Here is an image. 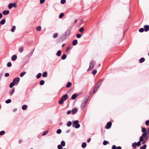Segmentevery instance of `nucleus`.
Masks as SVG:
<instances>
[{
	"label": "nucleus",
	"instance_id": "79ce46f5",
	"mask_svg": "<svg viewBox=\"0 0 149 149\" xmlns=\"http://www.w3.org/2000/svg\"><path fill=\"white\" fill-rule=\"evenodd\" d=\"M61 132V129H59L57 130L56 132L58 134H60Z\"/></svg>",
	"mask_w": 149,
	"mask_h": 149
},
{
	"label": "nucleus",
	"instance_id": "bf43d9fd",
	"mask_svg": "<svg viewBox=\"0 0 149 149\" xmlns=\"http://www.w3.org/2000/svg\"><path fill=\"white\" fill-rule=\"evenodd\" d=\"M9 74L8 73H6L5 74V76L6 77H8L9 76Z\"/></svg>",
	"mask_w": 149,
	"mask_h": 149
},
{
	"label": "nucleus",
	"instance_id": "7ed1b4c3",
	"mask_svg": "<svg viewBox=\"0 0 149 149\" xmlns=\"http://www.w3.org/2000/svg\"><path fill=\"white\" fill-rule=\"evenodd\" d=\"M78 123L79 121L77 120H76L74 122L72 126L74 127V125H76L75 126V128H79L80 126V125Z\"/></svg>",
	"mask_w": 149,
	"mask_h": 149
},
{
	"label": "nucleus",
	"instance_id": "ddd939ff",
	"mask_svg": "<svg viewBox=\"0 0 149 149\" xmlns=\"http://www.w3.org/2000/svg\"><path fill=\"white\" fill-rule=\"evenodd\" d=\"M70 33V30H67L66 32V33H65V36H69Z\"/></svg>",
	"mask_w": 149,
	"mask_h": 149
},
{
	"label": "nucleus",
	"instance_id": "aec40b11",
	"mask_svg": "<svg viewBox=\"0 0 149 149\" xmlns=\"http://www.w3.org/2000/svg\"><path fill=\"white\" fill-rule=\"evenodd\" d=\"M77 95L76 94H74L72 96V99L74 100L77 97Z\"/></svg>",
	"mask_w": 149,
	"mask_h": 149
},
{
	"label": "nucleus",
	"instance_id": "6ab92c4d",
	"mask_svg": "<svg viewBox=\"0 0 149 149\" xmlns=\"http://www.w3.org/2000/svg\"><path fill=\"white\" fill-rule=\"evenodd\" d=\"M61 50H58L57 52V55L58 56H60L61 55Z\"/></svg>",
	"mask_w": 149,
	"mask_h": 149
},
{
	"label": "nucleus",
	"instance_id": "c756f323",
	"mask_svg": "<svg viewBox=\"0 0 149 149\" xmlns=\"http://www.w3.org/2000/svg\"><path fill=\"white\" fill-rule=\"evenodd\" d=\"M58 33H55L53 34V37L54 38H56L58 36Z\"/></svg>",
	"mask_w": 149,
	"mask_h": 149
},
{
	"label": "nucleus",
	"instance_id": "c85d7f7f",
	"mask_svg": "<svg viewBox=\"0 0 149 149\" xmlns=\"http://www.w3.org/2000/svg\"><path fill=\"white\" fill-rule=\"evenodd\" d=\"M66 57V56L65 54H63L62 55L61 57V58L62 60H64L65 59Z\"/></svg>",
	"mask_w": 149,
	"mask_h": 149
},
{
	"label": "nucleus",
	"instance_id": "b1692460",
	"mask_svg": "<svg viewBox=\"0 0 149 149\" xmlns=\"http://www.w3.org/2000/svg\"><path fill=\"white\" fill-rule=\"evenodd\" d=\"M72 122L70 121H69L68 123L67 124V125L68 127H70L72 125Z\"/></svg>",
	"mask_w": 149,
	"mask_h": 149
},
{
	"label": "nucleus",
	"instance_id": "603ef678",
	"mask_svg": "<svg viewBox=\"0 0 149 149\" xmlns=\"http://www.w3.org/2000/svg\"><path fill=\"white\" fill-rule=\"evenodd\" d=\"M65 0H61V3L62 4H63L65 2Z\"/></svg>",
	"mask_w": 149,
	"mask_h": 149
},
{
	"label": "nucleus",
	"instance_id": "5fc2aeb1",
	"mask_svg": "<svg viewBox=\"0 0 149 149\" xmlns=\"http://www.w3.org/2000/svg\"><path fill=\"white\" fill-rule=\"evenodd\" d=\"M147 147V145H144L142 146V149H146Z\"/></svg>",
	"mask_w": 149,
	"mask_h": 149
},
{
	"label": "nucleus",
	"instance_id": "f3484780",
	"mask_svg": "<svg viewBox=\"0 0 149 149\" xmlns=\"http://www.w3.org/2000/svg\"><path fill=\"white\" fill-rule=\"evenodd\" d=\"M27 107L26 105H23L22 107V109L23 110H25L27 108Z\"/></svg>",
	"mask_w": 149,
	"mask_h": 149
},
{
	"label": "nucleus",
	"instance_id": "8fccbe9b",
	"mask_svg": "<svg viewBox=\"0 0 149 149\" xmlns=\"http://www.w3.org/2000/svg\"><path fill=\"white\" fill-rule=\"evenodd\" d=\"M5 131H2L0 132V135H1L5 133Z\"/></svg>",
	"mask_w": 149,
	"mask_h": 149
},
{
	"label": "nucleus",
	"instance_id": "393cba45",
	"mask_svg": "<svg viewBox=\"0 0 149 149\" xmlns=\"http://www.w3.org/2000/svg\"><path fill=\"white\" fill-rule=\"evenodd\" d=\"M86 143L84 142L82 144V147L83 148H85L86 147Z\"/></svg>",
	"mask_w": 149,
	"mask_h": 149
},
{
	"label": "nucleus",
	"instance_id": "f257e3e1",
	"mask_svg": "<svg viewBox=\"0 0 149 149\" xmlns=\"http://www.w3.org/2000/svg\"><path fill=\"white\" fill-rule=\"evenodd\" d=\"M68 97L67 94H65L61 97V99L58 102V103L60 104H63V102L65 101Z\"/></svg>",
	"mask_w": 149,
	"mask_h": 149
},
{
	"label": "nucleus",
	"instance_id": "37998d69",
	"mask_svg": "<svg viewBox=\"0 0 149 149\" xmlns=\"http://www.w3.org/2000/svg\"><path fill=\"white\" fill-rule=\"evenodd\" d=\"M84 28L83 27H81L79 29V31L80 32H82L84 31Z\"/></svg>",
	"mask_w": 149,
	"mask_h": 149
},
{
	"label": "nucleus",
	"instance_id": "cd10ccee",
	"mask_svg": "<svg viewBox=\"0 0 149 149\" xmlns=\"http://www.w3.org/2000/svg\"><path fill=\"white\" fill-rule=\"evenodd\" d=\"M24 50V48L23 47H20L19 50V52H22Z\"/></svg>",
	"mask_w": 149,
	"mask_h": 149
},
{
	"label": "nucleus",
	"instance_id": "bb28decb",
	"mask_svg": "<svg viewBox=\"0 0 149 149\" xmlns=\"http://www.w3.org/2000/svg\"><path fill=\"white\" fill-rule=\"evenodd\" d=\"M65 144V142L64 141H62L61 142V145L63 146H64Z\"/></svg>",
	"mask_w": 149,
	"mask_h": 149
},
{
	"label": "nucleus",
	"instance_id": "72a5a7b5",
	"mask_svg": "<svg viewBox=\"0 0 149 149\" xmlns=\"http://www.w3.org/2000/svg\"><path fill=\"white\" fill-rule=\"evenodd\" d=\"M41 27L40 26H38L36 28V30L37 31H40L41 30Z\"/></svg>",
	"mask_w": 149,
	"mask_h": 149
},
{
	"label": "nucleus",
	"instance_id": "58836bf2",
	"mask_svg": "<svg viewBox=\"0 0 149 149\" xmlns=\"http://www.w3.org/2000/svg\"><path fill=\"white\" fill-rule=\"evenodd\" d=\"M99 87H98V86H95V88H94V91H93V93H95V92H96V91H97V89H98V88Z\"/></svg>",
	"mask_w": 149,
	"mask_h": 149
},
{
	"label": "nucleus",
	"instance_id": "4d7b16f0",
	"mask_svg": "<svg viewBox=\"0 0 149 149\" xmlns=\"http://www.w3.org/2000/svg\"><path fill=\"white\" fill-rule=\"evenodd\" d=\"M45 0H40V3L41 4H42L44 3Z\"/></svg>",
	"mask_w": 149,
	"mask_h": 149
},
{
	"label": "nucleus",
	"instance_id": "a878e982",
	"mask_svg": "<svg viewBox=\"0 0 149 149\" xmlns=\"http://www.w3.org/2000/svg\"><path fill=\"white\" fill-rule=\"evenodd\" d=\"M15 29H16V27L15 26H13V27L12 28V29H11V31L12 32H14L15 31Z\"/></svg>",
	"mask_w": 149,
	"mask_h": 149
},
{
	"label": "nucleus",
	"instance_id": "a211bd4d",
	"mask_svg": "<svg viewBox=\"0 0 149 149\" xmlns=\"http://www.w3.org/2000/svg\"><path fill=\"white\" fill-rule=\"evenodd\" d=\"M87 100L84 102V105L83 104L81 106V107L82 108H84L85 107L86 104H87Z\"/></svg>",
	"mask_w": 149,
	"mask_h": 149
},
{
	"label": "nucleus",
	"instance_id": "09e8293b",
	"mask_svg": "<svg viewBox=\"0 0 149 149\" xmlns=\"http://www.w3.org/2000/svg\"><path fill=\"white\" fill-rule=\"evenodd\" d=\"M97 73V70H94L92 71V73L93 74H95Z\"/></svg>",
	"mask_w": 149,
	"mask_h": 149
},
{
	"label": "nucleus",
	"instance_id": "9b49d317",
	"mask_svg": "<svg viewBox=\"0 0 149 149\" xmlns=\"http://www.w3.org/2000/svg\"><path fill=\"white\" fill-rule=\"evenodd\" d=\"M15 4H16L15 3H14L13 4H12V3L9 4L8 6V8L9 9H10L14 5H15Z\"/></svg>",
	"mask_w": 149,
	"mask_h": 149
},
{
	"label": "nucleus",
	"instance_id": "412c9836",
	"mask_svg": "<svg viewBox=\"0 0 149 149\" xmlns=\"http://www.w3.org/2000/svg\"><path fill=\"white\" fill-rule=\"evenodd\" d=\"M47 72H45L42 74V76L43 77H46L47 75Z\"/></svg>",
	"mask_w": 149,
	"mask_h": 149
},
{
	"label": "nucleus",
	"instance_id": "7c9ffc66",
	"mask_svg": "<svg viewBox=\"0 0 149 149\" xmlns=\"http://www.w3.org/2000/svg\"><path fill=\"white\" fill-rule=\"evenodd\" d=\"M44 80H42L40 81V84L41 85H42L44 84Z\"/></svg>",
	"mask_w": 149,
	"mask_h": 149
},
{
	"label": "nucleus",
	"instance_id": "e433bc0d",
	"mask_svg": "<svg viewBox=\"0 0 149 149\" xmlns=\"http://www.w3.org/2000/svg\"><path fill=\"white\" fill-rule=\"evenodd\" d=\"M144 31V30L143 28H141L139 30V31L140 32H141V33L143 32Z\"/></svg>",
	"mask_w": 149,
	"mask_h": 149
},
{
	"label": "nucleus",
	"instance_id": "2eb2a0df",
	"mask_svg": "<svg viewBox=\"0 0 149 149\" xmlns=\"http://www.w3.org/2000/svg\"><path fill=\"white\" fill-rule=\"evenodd\" d=\"M77 43V40H74L72 42V45H75Z\"/></svg>",
	"mask_w": 149,
	"mask_h": 149
},
{
	"label": "nucleus",
	"instance_id": "864d4df0",
	"mask_svg": "<svg viewBox=\"0 0 149 149\" xmlns=\"http://www.w3.org/2000/svg\"><path fill=\"white\" fill-rule=\"evenodd\" d=\"M145 124L146 125H149V120H147L145 123Z\"/></svg>",
	"mask_w": 149,
	"mask_h": 149
},
{
	"label": "nucleus",
	"instance_id": "69168bd1",
	"mask_svg": "<svg viewBox=\"0 0 149 149\" xmlns=\"http://www.w3.org/2000/svg\"><path fill=\"white\" fill-rule=\"evenodd\" d=\"M2 17V15L1 13H0V19Z\"/></svg>",
	"mask_w": 149,
	"mask_h": 149
},
{
	"label": "nucleus",
	"instance_id": "f03ea898",
	"mask_svg": "<svg viewBox=\"0 0 149 149\" xmlns=\"http://www.w3.org/2000/svg\"><path fill=\"white\" fill-rule=\"evenodd\" d=\"M95 63V62L93 61L91 62L90 63L89 67L87 70V71L91 70L94 68V65Z\"/></svg>",
	"mask_w": 149,
	"mask_h": 149
},
{
	"label": "nucleus",
	"instance_id": "c9c22d12",
	"mask_svg": "<svg viewBox=\"0 0 149 149\" xmlns=\"http://www.w3.org/2000/svg\"><path fill=\"white\" fill-rule=\"evenodd\" d=\"M108 143H109V142L107 141H104L103 142V144L104 145H107Z\"/></svg>",
	"mask_w": 149,
	"mask_h": 149
},
{
	"label": "nucleus",
	"instance_id": "052dcab7",
	"mask_svg": "<svg viewBox=\"0 0 149 149\" xmlns=\"http://www.w3.org/2000/svg\"><path fill=\"white\" fill-rule=\"evenodd\" d=\"M70 47H68L66 50V52H68V51L70 49Z\"/></svg>",
	"mask_w": 149,
	"mask_h": 149
},
{
	"label": "nucleus",
	"instance_id": "6e6552de",
	"mask_svg": "<svg viewBox=\"0 0 149 149\" xmlns=\"http://www.w3.org/2000/svg\"><path fill=\"white\" fill-rule=\"evenodd\" d=\"M144 31L146 32H147L149 31V25H145L144 26Z\"/></svg>",
	"mask_w": 149,
	"mask_h": 149
},
{
	"label": "nucleus",
	"instance_id": "39448f33",
	"mask_svg": "<svg viewBox=\"0 0 149 149\" xmlns=\"http://www.w3.org/2000/svg\"><path fill=\"white\" fill-rule=\"evenodd\" d=\"M19 80L20 79L19 77H16L13 80V82L15 84H18L19 83Z\"/></svg>",
	"mask_w": 149,
	"mask_h": 149
},
{
	"label": "nucleus",
	"instance_id": "0e129e2a",
	"mask_svg": "<svg viewBox=\"0 0 149 149\" xmlns=\"http://www.w3.org/2000/svg\"><path fill=\"white\" fill-rule=\"evenodd\" d=\"M116 149H121V148L120 146H118L117 148Z\"/></svg>",
	"mask_w": 149,
	"mask_h": 149
},
{
	"label": "nucleus",
	"instance_id": "774afa93",
	"mask_svg": "<svg viewBox=\"0 0 149 149\" xmlns=\"http://www.w3.org/2000/svg\"><path fill=\"white\" fill-rule=\"evenodd\" d=\"M77 19H75V20H74V22H75V23H76V22H77Z\"/></svg>",
	"mask_w": 149,
	"mask_h": 149
},
{
	"label": "nucleus",
	"instance_id": "f704fd0d",
	"mask_svg": "<svg viewBox=\"0 0 149 149\" xmlns=\"http://www.w3.org/2000/svg\"><path fill=\"white\" fill-rule=\"evenodd\" d=\"M26 73V72H23L21 73L20 74V76L21 77H23Z\"/></svg>",
	"mask_w": 149,
	"mask_h": 149
},
{
	"label": "nucleus",
	"instance_id": "423d86ee",
	"mask_svg": "<svg viewBox=\"0 0 149 149\" xmlns=\"http://www.w3.org/2000/svg\"><path fill=\"white\" fill-rule=\"evenodd\" d=\"M147 135V133L146 132H144L142 134V136L140 137L139 139V141H142L143 139L144 138H145Z\"/></svg>",
	"mask_w": 149,
	"mask_h": 149
},
{
	"label": "nucleus",
	"instance_id": "dca6fc26",
	"mask_svg": "<svg viewBox=\"0 0 149 149\" xmlns=\"http://www.w3.org/2000/svg\"><path fill=\"white\" fill-rule=\"evenodd\" d=\"M77 111V109H76V108H74L72 111V113L73 114L75 113H76Z\"/></svg>",
	"mask_w": 149,
	"mask_h": 149
},
{
	"label": "nucleus",
	"instance_id": "6e6d98bb",
	"mask_svg": "<svg viewBox=\"0 0 149 149\" xmlns=\"http://www.w3.org/2000/svg\"><path fill=\"white\" fill-rule=\"evenodd\" d=\"M77 37L78 38H80L81 37V35L80 34H77Z\"/></svg>",
	"mask_w": 149,
	"mask_h": 149
},
{
	"label": "nucleus",
	"instance_id": "338daca9",
	"mask_svg": "<svg viewBox=\"0 0 149 149\" xmlns=\"http://www.w3.org/2000/svg\"><path fill=\"white\" fill-rule=\"evenodd\" d=\"M22 140H19V143H21V142H22Z\"/></svg>",
	"mask_w": 149,
	"mask_h": 149
},
{
	"label": "nucleus",
	"instance_id": "f8f14e48",
	"mask_svg": "<svg viewBox=\"0 0 149 149\" xmlns=\"http://www.w3.org/2000/svg\"><path fill=\"white\" fill-rule=\"evenodd\" d=\"M145 61V59L144 58H141L139 61V62L140 63H141L143 62H144Z\"/></svg>",
	"mask_w": 149,
	"mask_h": 149
},
{
	"label": "nucleus",
	"instance_id": "1a4fd4ad",
	"mask_svg": "<svg viewBox=\"0 0 149 149\" xmlns=\"http://www.w3.org/2000/svg\"><path fill=\"white\" fill-rule=\"evenodd\" d=\"M9 13V11L8 10H4L3 12V14L4 15H7Z\"/></svg>",
	"mask_w": 149,
	"mask_h": 149
},
{
	"label": "nucleus",
	"instance_id": "4be33fe9",
	"mask_svg": "<svg viewBox=\"0 0 149 149\" xmlns=\"http://www.w3.org/2000/svg\"><path fill=\"white\" fill-rule=\"evenodd\" d=\"M5 20L4 19H2L0 22V23L1 24L3 25L5 24Z\"/></svg>",
	"mask_w": 149,
	"mask_h": 149
},
{
	"label": "nucleus",
	"instance_id": "20e7f679",
	"mask_svg": "<svg viewBox=\"0 0 149 149\" xmlns=\"http://www.w3.org/2000/svg\"><path fill=\"white\" fill-rule=\"evenodd\" d=\"M141 141H138L137 143L136 142H135L133 143L132 144V146L133 148H135L136 147V146H140L141 145Z\"/></svg>",
	"mask_w": 149,
	"mask_h": 149
},
{
	"label": "nucleus",
	"instance_id": "e2e57ef3",
	"mask_svg": "<svg viewBox=\"0 0 149 149\" xmlns=\"http://www.w3.org/2000/svg\"><path fill=\"white\" fill-rule=\"evenodd\" d=\"M91 141V139L89 138L87 140V142L88 143L89 142Z\"/></svg>",
	"mask_w": 149,
	"mask_h": 149
},
{
	"label": "nucleus",
	"instance_id": "9d476101",
	"mask_svg": "<svg viewBox=\"0 0 149 149\" xmlns=\"http://www.w3.org/2000/svg\"><path fill=\"white\" fill-rule=\"evenodd\" d=\"M17 58V56L16 55H13L11 58V59L13 61H15Z\"/></svg>",
	"mask_w": 149,
	"mask_h": 149
},
{
	"label": "nucleus",
	"instance_id": "2f4dec72",
	"mask_svg": "<svg viewBox=\"0 0 149 149\" xmlns=\"http://www.w3.org/2000/svg\"><path fill=\"white\" fill-rule=\"evenodd\" d=\"M146 139H143L142 141H141V142H142V144H144L146 142Z\"/></svg>",
	"mask_w": 149,
	"mask_h": 149
},
{
	"label": "nucleus",
	"instance_id": "a18cd8bd",
	"mask_svg": "<svg viewBox=\"0 0 149 149\" xmlns=\"http://www.w3.org/2000/svg\"><path fill=\"white\" fill-rule=\"evenodd\" d=\"M146 129L145 127L143 128L142 129V132L144 133L146 132Z\"/></svg>",
	"mask_w": 149,
	"mask_h": 149
},
{
	"label": "nucleus",
	"instance_id": "13d9d810",
	"mask_svg": "<svg viewBox=\"0 0 149 149\" xmlns=\"http://www.w3.org/2000/svg\"><path fill=\"white\" fill-rule=\"evenodd\" d=\"M112 149H116V147L115 145H113L112 148Z\"/></svg>",
	"mask_w": 149,
	"mask_h": 149
},
{
	"label": "nucleus",
	"instance_id": "a19ab883",
	"mask_svg": "<svg viewBox=\"0 0 149 149\" xmlns=\"http://www.w3.org/2000/svg\"><path fill=\"white\" fill-rule=\"evenodd\" d=\"M11 102V100L10 99H8L6 101V103L8 104L10 103Z\"/></svg>",
	"mask_w": 149,
	"mask_h": 149
},
{
	"label": "nucleus",
	"instance_id": "5701e85b",
	"mask_svg": "<svg viewBox=\"0 0 149 149\" xmlns=\"http://www.w3.org/2000/svg\"><path fill=\"white\" fill-rule=\"evenodd\" d=\"M72 84L70 82H69L67 84L66 86L67 88L69 87Z\"/></svg>",
	"mask_w": 149,
	"mask_h": 149
},
{
	"label": "nucleus",
	"instance_id": "4c0bfd02",
	"mask_svg": "<svg viewBox=\"0 0 149 149\" xmlns=\"http://www.w3.org/2000/svg\"><path fill=\"white\" fill-rule=\"evenodd\" d=\"M64 14L63 13H61L59 15V17L61 18L64 16Z\"/></svg>",
	"mask_w": 149,
	"mask_h": 149
},
{
	"label": "nucleus",
	"instance_id": "c03bdc74",
	"mask_svg": "<svg viewBox=\"0 0 149 149\" xmlns=\"http://www.w3.org/2000/svg\"><path fill=\"white\" fill-rule=\"evenodd\" d=\"M12 65V64L11 62H9L7 64V66L8 67H10Z\"/></svg>",
	"mask_w": 149,
	"mask_h": 149
},
{
	"label": "nucleus",
	"instance_id": "0eeeda50",
	"mask_svg": "<svg viewBox=\"0 0 149 149\" xmlns=\"http://www.w3.org/2000/svg\"><path fill=\"white\" fill-rule=\"evenodd\" d=\"M112 123L111 122H108L107 123V125L105 126V128L106 129H109L110 128L111 125Z\"/></svg>",
	"mask_w": 149,
	"mask_h": 149
},
{
	"label": "nucleus",
	"instance_id": "680f3d73",
	"mask_svg": "<svg viewBox=\"0 0 149 149\" xmlns=\"http://www.w3.org/2000/svg\"><path fill=\"white\" fill-rule=\"evenodd\" d=\"M71 110H69V111H68L67 112V113L68 114H70L71 113Z\"/></svg>",
	"mask_w": 149,
	"mask_h": 149
},
{
	"label": "nucleus",
	"instance_id": "473e14b6",
	"mask_svg": "<svg viewBox=\"0 0 149 149\" xmlns=\"http://www.w3.org/2000/svg\"><path fill=\"white\" fill-rule=\"evenodd\" d=\"M41 76V74L40 73H39L37 75L36 77L37 79L39 78Z\"/></svg>",
	"mask_w": 149,
	"mask_h": 149
},
{
	"label": "nucleus",
	"instance_id": "ea45409f",
	"mask_svg": "<svg viewBox=\"0 0 149 149\" xmlns=\"http://www.w3.org/2000/svg\"><path fill=\"white\" fill-rule=\"evenodd\" d=\"M15 84L13 83V82L11 83L9 86L10 88H12L14 85V84Z\"/></svg>",
	"mask_w": 149,
	"mask_h": 149
},
{
	"label": "nucleus",
	"instance_id": "3c124183",
	"mask_svg": "<svg viewBox=\"0 0 149 149\" xmlns=\"http://www.w3.org/2000/svg\"><path fill=\"white\" fill-rule=\"evenodd\" d=\"M14 88H13L12 91H11L10 93V95H12L14 92Z\"/></svg>",
	"mask_w": 149,
	"mask_h": 149
},
{
	"label": "nucleus",
	"instance_id": "de8ad7c7",
	"mask_svg": "<svg viewBox=\"0 0 149 149\" xmlns=\"http://www.w3.org/2000/svg\"><path fill=\"white\" fill-rule=\"evenodd\" d=\"M61 145H58V149H62V147Z\"/></svg>",
	"mask_w": 149,
	"mask_h": 149
},
{
	"label": "nucleus",
	"instance_id": "49530a36",
	"mask_svg": "<svg viewBox=\"0 0 149 149\" xmlns=\"http://www.w3.org/2000/svg\"><path fill=\"white\" fill-rule=\"evenodd\" d=\"M48 132V131H46L44 132H43V133H42V135L43 136L45 135H46L47 134Z\"/></svg>",
	"mask_w": 149,
	"mask_h": 149
},
{
	"label": "nucleus",
	"instance_id": "4468645a",
	"mask_svg": "<svg viewBox=\"0 0 149 149\" xmlns=\"http://www.w3.org/2000/svg\"><path fill=\"white\" fill-rule=\"evenodd\" d=\"M103 80V79H101L99 81L97 84V86H98V87H100V86Z\"/></svg>",
	"mask_w": 149,
	"mask_h": 149
}]
</instances>
